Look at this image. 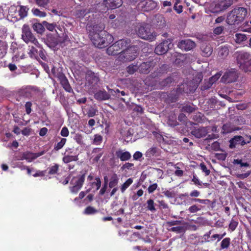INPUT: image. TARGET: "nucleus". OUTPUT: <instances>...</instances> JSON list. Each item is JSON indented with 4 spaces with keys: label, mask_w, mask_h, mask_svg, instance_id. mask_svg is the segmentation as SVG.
I'll list each match as a JSON object with an SVG mask.
<instances>
[{
    "label": "nucleus",
    "mask_w": 251,
    "mask_h": 251,
    "mask_svg": "<svg viewBox=\"0 0 251 251\" xmlns=\"http://www.w3.org/2000/svg\"><path fill=\"white\" fill-rule=\"evenodd\" d=\"M247 15V10L244 7H237L228 14L226 22L230 25L239 24L244 21Z\"/></svg>",
    "instance_id": "nucleus-1"
},
{
    "label": "nucleus",
    "mask_w": 251,
    "mask_h": 251,
    "mask_svg": "<svg viewBox=\"0 0 251 251\" xmlns=\"http://www.w3.org/2000/svg\"><path fill=\"white\" fill-rule=\"evenodd\" d=\"M240 68L245 72L251 71V55L246 51H240L235 53Z\"/></svg>",
    "instance_id": "nucleus-2"
},
{
    "label": "nucleus",
    "mask_w": 251,
    "mask_h": 251,
    "mask_svg": "<svg viewBox=\"0 0 251 251\" xmlns=\"http://www.w3.org/2000/svg\"><path fill=\"white\" fill-rule=\"evenodd\" d=\"M92 31L90 34V38L93 44L97 47L102 49L108 46L110 42L112 40L113 37L111 35V37L108 36L102 35L99 33H93Z\"/></svg>",
    "instance_id": "nucleus-3"
},
{
    "label": "nucleus",
    "mask_w": 251,
    "mask_h": 251,
    "mask_svg": "<svg viewBox=\"0 0 251 251\" xmlns=\"http://www.w3.org/2000/svg\"><path fill=\"white\" fill-rule=\"evenodd\" d=\"M86 172H80V174L74 176L70 181L69 190L71 193L76 194L81 189L85 179Z\"/></svg>",
    "instance_id": "nucleus-4"
},
{
    "label": "nucleus",
    "mask_w": 251,
    "mask_h": 251,
    "mask_svg": "<svg viewBox=\"0 0 251 251\" xmlns=\"http://www.w3.org/2000/svg\"><path fill=\"white\" fill-rule=\"evenodd\" d=\"M151 25L149 24H143L138 28V35L144 39L153 41L155 39V33L151 28Z\"/></svg>",
    "instance_id": "nucleus-5"
},
{
    "label": "nucleus",
    "mask_w": 251,
    "mask_h": 251,
    "mask_svg": "<svg viewBox=\"0 0 251 251\" xmlns=\"http://www.w3.org/2000/svg\"><path fill=\"white\" fill-rule=\"evenodd\" d=\"M22 37L23 40L26 44L30 43L35 45L37 48H40V44L32 33L28 25H23Z\"/></svg>",
    "instance_id": "nucleus-6"
},
{
    "label": "nucleus",
    "mask_w": 251,
    "mask_h": 251,
    "mask_svg": "<svg viewBox=\"0 0 251 251\" xmlns=\"http://www.w3.org/2000/svg\"><path fill=\"white\" fill-rule=\"evenodd\" d=\"M137 50L134 47H130L126 50H122L119 55V60L123 62L131 61L138 56Z\"/></svg>",
    "instance_id": "nucleus-7"
},
{
    "label": "nucleus",
    "mask_w": 251,
    "mask_h": 251,
    "mask_svg": "<svg viewBox=\"0 0 251 251\" xmlns=\"http://www.w3.org/2000/svg\"><path fill=\"white\" fill-rule=\"evenodd\" d=\"M54 77H56L60 83L64 88V89L67 92L73 93V90L68 80L64 74L62 72V69L60 70Z\"/></svg>",
    "instance_id": "nucleus-8"
},
{
    "label": "nucleus",
    "mask_w": 251,
    "mask_h": 251,
    "mask_svg": "<svg viewBox=\"0 0 251 251\" xmlns=\"http://www.w3.org/2000/svg\"><path fill=\"white\" fill-rule=\"evenodd\" d=\"M203 78V76L201 74L199 73L198 74L195 76V78L193 79V81L195 83L194 86L190 88H186V87L188 86V84L187 83H183L179 87V89L180 91H182L185 93H188L189 92H193L194 91L196 88H197L199 83L201 82Z\"/></svg>",
    "instance_id": "nucleus-9"
},
{
    "label": "nucleus",
    "mask_w": 251,
    "mask_h": 251,
    "mask_svg": "<svg viewBox=\"0 0 251 251\" xmlns=\"http://www.w3.org/2000/svg\"><path fill=\"white\" fill-rule=\"evenodd\" d=\"M238 78V74L235 69H231L226 72L221 78V81L224 83L235 82Z\"/></svg>",
    "instance_id": "nucleus-10"
},
{
    "label": "nucleus",
    "mask_w": 251,
    "mask_h": 251,
    "mask_svg": "<svg viewBox=\"0 0 251 251\" xmlns=\"http://www.w3.org/2000/svg\"><path fill=\"white\" fill-rule=\"evenodd\" d=\"M177 47L182 50L188 51L196 47V43L191 39H187L180 41L177 44Z\"/></svg>",
    "instance_id": "nucleus-11"
},
{
    "label": "nucleus",
    "mask_w": 251,
    "mask_h": 251,
    "mask_svg": "<svg viewBox=\"0 0 251 251\" xmlns=\"http://www.w3.org/2000/svg\"><path fill=\"white\" fill-rule=\"evenodd\" d=\"M89 28H91L90 29H88L89 36L90 34L92 32V31H94L93 33H99L102 35H107L111 37V34H109L106 31L104 30V25L103 24H97L93 25V26H89Z\"/></svg>",
    "instance_id": "nucleus-12"
},
{
    "label": "nucleus",
    "mask_w": 251,
    "mask_h": 251,
    "mask_svg": "<svg viewBox=\"0 0 251 251\" xmlns=\"http://www.w3.org/2000/svg\"><path fill=\"white\" fill-rule=\"evenodd\" d=\"M232 4V0H221L215 5V12H219L226 10Z\"/></svg>",
    "instance_id": "nucleus-13"
},
{
    "label": "nucleus",
    "mask_w": 251,
    "mask_h": 251,
    "mask_svg": "<svg viewBox=\"0 0 251 251\" xmlns=\"http://www.w3.org/2000/svg\"><path fill=\"white\" fill-rule=\"evenodd\" d=\"M157 6V3L152 0H144L138 4V7L145 11L152 10Z\"/></svg>",
    "instance_id": "nucleus-14"
},
{
    "label": "nucleus",
    "mask_w": 251,
    "mask_h": 251,
    "mask_svg": "<svg viewBox=\"0 0 251 251\" xmlns=\"http://www.w3.org/2000/svg\"><path fill=\"white\" fill-rule=\"evenodd\" d=\"M208 127H200L194 128L191 134L197 138L205 137L208 133Z\"/></svg>",
    "instance_id": "nucleus-15"
},
{
    "label": "nucleus",
    "mask_w": 251,
    "mask_h": 251,
    "mask_svg": "<svg viewBox=\"0 0 251 251\" xmlns=\"http://www.w3.org/2000/svg\"><path fill=\"white\" fill-rule=\"evenodd\" d=\"M171 46H172L171 41L169 39L165 40L158 45V55L166 53L171 48Z\"/></svg>",
    "instance_id": "nucleus-16"
},
{
    "label": "nucleus",
    "mask_w": 251,
    "mask_h": 251,
    "mask_svg": "<svg viewBox=\"0 0 251 251\" xmlns=\"http://www.w3.org/2000/svg\"><path fill=\"white\" fill-rule=\"evenodd\" d=\"M103 4L109 9H115L119 7L122 4V0H103Z\"/></svg>",
    "instance_id": "nucleus-17"
},
{
    "label": "nucleus",
    "mask_w": 251,
    "mask_h": 251,
    "mask_svg": "<svg viewBox=\"0 0 251 251\" xmlns=\"http://www.w3.org/2000/svg\"><path fill=\"white\" fill-rule=\"evenodd\" d=\"M249 142V141L246 142L241 136H235L230 140L229 146L230 148H234L236 145L239 144L243 146Z\"/></svg>",
    "instance_id": "nucleus-18"
},
{
    "label": "nucleus",
    "mask_w": 251,
    "mask_h": 251,
    "mask_svg": "<svg viewBox=\"0 0 251 251\" xmlns=\"http://www.w3.org/2000/svg\"><path fill=\"white\" fill-rule=\"evenodd\" d=\"M120 50L121 49L116 41L107 49L106 52L107 54L110 55H120L122 53V51H120Z\"/></svg>",
    "instance_id": "nucleus-19"
},
{
    "label": "nucleus",
    "mask_w": 251,
    "mask_h": 251,
    "mask_svg": "<svg viewBox=\"0 0 251 251\" xmlns=\"http://www.w3.org/2000/svg\"><path fill=\"white\" fill-rule=\"evenodd\" d=\"M94 98L101 101L108 100L110 96L105 90H99L94 94Z\"/></svg>",
    "instance_id": "nucleus-20"
},
{
    "label": "nucleus",
    "mask_w": 251,
    "mask_h": 251,
    "mask_svg": "<svg viewBox=\"0 0 251 251\" xmlns=\"http://www.w3.org/2000/svg\"><path fill=\"white\" fill-rule=\"evenodd\" d=\"M116 155L122 161H126L129 160L131 155L129 152L126 151H123L122 150H118L116 152Z\"/></svg>",
    "instance_id": "nucleus-21"
},
{
    "label": "nucleus",
    "mask_w": 251,
    "mask_h": 251,
    "mask_svg": "<svg viewBox=\"0 0 251 251\" xmlns=\"http://www.w3.org/2000/svg\"><path fill=\"white\" fill-rule=\"evenodd\" d=\"M35 159L34 153L30 151H25L22 153L20 158L18 160H26L27 162H30Z\"/></svg>",
    "instance_id": "nucleus-22"
},
{
    "label": "nucleus",
    "mask_w": 251,
    "mask_h": 251,
    "mask_svg": "<svg viewBox=\"0 0 251 251\" xmlns=\"http://www.w3.org/2000/svg\"><path fill=\"white\" fill-rule=\"evenodd\" d=\"M151 64V62H142L138 66L139 72L142 74H148L150 72Z\"/></svg>",
    "instance_id": "nucleus-23"
},
{
    "label": "nucleus",
    "mask_w": 251,
    "mask_h": 251,
    "mask_svg": "<svg viewBox=\"0 0 251 251\" xmlns=\"http://www.w3.org/2000/svg\"><path fill=\"white\" fill-rule=\"evenodd\" d=\"M118 45L121 50H126L130 45L131 41L129 39H123L117 41Z\"/></svg>",
    "instance_id": "nucleus-24"
},
{
    "label": "nucleus",
    "mask_w": 251,
    "mask_h": 251,
    "mask_svg": "<svg viewBox=\"0 0 251 251\" xmlns=\"http://www.w3.org/2000/svg\"><path fill=\"white\" fill-rule=\"evenodd\" d=\"M119 182V177L115 173L113 174L110 176L109 182L108 183L109 187L112 188L116 187Z\"/></svg>",
    "instance_id": "nucleus-25"
},
{
    "label": "nucleus",
    "mask_w": 251,
    "mask_h": 251,
    "mask_svg": "<svg viewBox=\"0 0 251 251\" xmlns=\"http://www.w3.org/2000/svg\"><path fill=\"white\" fill-rule=\"evenodd\" d=\"M86 79L89 83H97L99 80V77L91 71L87 72L86 74Z\"/></svg>",
    "instance_id": "nucleus-26"
},
{
    "label": "nucleus",
    "mask_w": 251,
    "mask_h": 251,
    "mask_svg": "<svg viewBox=\"0 0 251 251\" xmlns=\"http://www.w3.org/2000/svg\"><path fill=\"white\" fill-rule=\"evenodd\" d=\"M202 55L205 57L209 56L212 52V48L209 45L203 44L201 48Z\"/></svg>",
    "instance_id": "nucleus-27"
},
{
    "label": "nucleus",
    "mask_w": 251,
    "mask_h": 251,
    "mask_svg": "<svg viewBox=\"0 0 251 251\" xmlns=\"http://www.w3.org/2000/svg\"><path fill=\"white\" fill-rule=\"evenodd\" d=\"M229 53V50L227 47L221 46L219 48L218 55L222 59L226 58Z\"/></svg>",
    "instance_id": "nucleus-28"
},
{
    "label": "nucleus",
    "mask_w": 251,
    "mask_h": 251,
    "mask_svg": "<svg viewBox=\"0 0 251 251\" xmlns=\"http://www.w3.org/2000/svg\"><path fill=\"white\" fill-rule=\"evenodd\" d=\"M59 170V165L58 164L55 163L53 165L48 168V174L50 176H53L57 174Z\"/></svg>",
    "instance_id": "nucleus-29"
},
{
    "label": "nucleus",
    "mask_w": 251,
    "mask_h": 251,
    "mask_svg": "<svg viewBox=\"0 0 251 251\" xmlns=\"http://www.w3.org/2000/svg\"><path fill=\"white\" fill-rule=\"evenodd\" d=\"M78 160V155H65L62 158V161L65 164H68L72 161H77Z\"/></svg>",
    "instance_id": "nucleus-30"
},
{
    "label": "nucleus",
    "mask_w": 251,
    "mask_h": 251,
    "mask_svg": "<svg viewBox=\"0 0 251 251\" xmlns=\"http://www.w3.org/2000/svg\"><path fill=\"white\" fill-rule=\"evenodd\" d=\"M157 152V148L156 147H153L150 149H149L146 153L145 155L146 157L148 159H151L155 155L156 153Z\"/></svg>",
    "instance_id": "nucleus-31"
},
{
    "label": "nucleus",
    "mask_w": 251,
    "mask_h": 251,
    "mask_svg": "<svg viewBox=\"0 0 251 251\" xmlns=\"http://www.w3.org/2000/svg\"><path fill=\"white\" fill-rule=\"evenodd\" d=\"M33 29L34 31L38 33H42L45 31V28L43 25L39 23H35L32 25Z\"/></svg>",
    "instance_id": "nucleus-32"
},
{
    "label": "nucleus",
    "mask_w": 251,
    "mask_h": 251,
    "mask_svg": "<svg viewBox=\"0 0 251 251\" xmlns=\"http://www.w3.org/2000/svg\"><path fill=\"white\" fill-rule=\"evenodd\" d=\"M67 139L66 138H60V141L56 144H55L53 150L55 151H58L63 147Z\"/></svg>",
    "instance_id": "nucleus-33"
},
{
    "label": "nucleus",
    "mask_w": 251,
    "mask_h": 251,
    "mask_svg": "<svg viewBox=\"0 0 251 251\" xmlns=\"http://www.w3.org/2000/svg\"><path fill=\"white\" fill-rule=\"evenodd\" d=\"M247 36L246 35L242 33H236L235 34V41L237 43L240 44L246 40Z\"/></svg>",
    "instance_id": "nucleus-34"
},
{
    "label": "nucleus",
    "mask_w": 251,
    "mask_h": 251,
    "mask_svg": "<svg viewBox=\"0 0 251 251\" xmlns=\"http://www.w3.org/2000/svg\"><path fill=\"white\" fill-rule=\"evenodd\" d=\"M28 8L26 6H21L20 9L18 11L19 15L20 18L22 19L27 16Z\"/></svg>",
    "instance_id": "nucleus-35"
},
{
    "label": "nucleus",
    "mask_w": 251,
    "mask_h": 251,
    "mask_svg": "<svg viewBox=\"0 0 251 251\" xmlns=\"http://www.w3.org/2000/svg\"><path fill=\"white\" fill-rule=\"evenodd\" d=\"M132 182L133 180L131 178L127 179L121 187V191L122 193H124L126 190L132 183Z\"/></svg>",
    "instance_id": "nucleus-36"
},
{
    "label": "nucleus",
    "mask_w": 251,
    "mask_h": 251,
    "mask_svg": "<svg viewBox=\"0 0 251 251\" xmlns=\"http://www.w3.org/2000/svg\"><path fill=\"white\" fill-rule=\"evenodd\" d=\"M29 47V56L32 58H36L38 57V50L36 48V47H34L33 46H31Z\"/></svg>",
    "instance_id": "nucleus-37"
},
{
    "label": "nucleus",
    "mask_w": 251,
    "mask_h": 251,
    "mask_svg": "<svg viewBox=\"0 0 251 251\" xmlns=\"http://www.w3.org/2000/svg\"><path fill=\"white\" fill-rule=\"evenodd\" d=\"M7 47L0 40V58L3 57L6 53Z\"/></svg>",
    "instance_id": "nucleus-38"
},
{
    "label": "nucleus",
    "mask_w": 251,
    "mask_h": 251,
    "mask_svg": "<svg viewBox=\"0 0 251 251\" xmlns=\"http://www.w3.org/2000/svg\"><path fill=\"white\" fill-rule=\"evenodd\" d=\"M141 238V234L138 232H133L129 237V238H127V240H129L130 242H134L136 241L138 239H140Z\"/></svg>",
    "instance_id": "nucleus-39"
},
{
    "label": "nucleus",
    "mask_w": 251,
    "mask_h": 251,
    "mask_svg": "<svg viewBox=\"0 0 251 251\" xmlns=\"http://www.w3.org/2000/svg\"><path fill=\"white\" fill-rule=\"evenodd\" d=\"M230 244V239L229 238H226L224 239L221 244V249H227Z\"/></svg>",
    "instance_id": "nucleus-40"
},
{
    "label": "nucleus",
    "mask_w": 251,
    "mask_h": 251,
    "mask_svg": "<svg viewBox=\"0 0 251 251\" xmlns=\"http://www.w3.org/2000/svg\"><path fill=\"white\" fill-rule=\"evenodd\" d=\"M96 181L91 183V186L92 188H96V190H99L101 186V180L100 177L95 178Z\"/></svg>",
    "instance_id": "nucleus-41"
},
{
    "label": "nucleus",
    "mask_w": 251,
    "mask_h": 251,
    "mask_svg": "<svg viewBox=\"0 0 251 251\" xmlns=\"http://www.w3.org/2000/svg\"><path fill=\"white\" fill-rule=\"evenodd\" d=\"M139 71L138 66L137 65H130L127 68V72L129 74H133L136 71Z\"/></svg>",
    "instance_id": "nucleus-42"
},
{
    "label": "nucleus",
    "mask_w": 251,
    "mask_h": 251,
    "mask_svg": "<svg viewBox=\"0 0 251 251\" xmlns=\"http://www.w3.org/2000/svg\"><path fill=\"white\" fill-rule=\"evenodd\" d=\"M102 137L101 135L96 134L94 135V138L93 141V144L96 145H100L102 142Z\"/></svg>",
    "instance_id": "nucleus-43"
},
{
    "label": "nucleus",
    "mask_w": 251,
    "mask_h": 251,
    "mask_svg": "<svg viewBox=\"0 0 251 251\" xmlns=\"http://www.w3.org/2000/svg\"><path fill=\"white\" fill-rule=\"evenodd\" d=\"M173 81V78L171 77H168L166 79L163 80L161 82H159V84L162 87H165L168 86Z\"/></svg>",
    "instance_id": "nucleus-44"
},
{
    "label": "nucleus",
    "mask_w": 251,
    "mask_h": 251,
    "mask_svg": "<svg viewBox=\"0 0 251 251\" xmlns=\"http://www.w3.org/2000/svg\"><path fill=\"white\" fill-rule=\"evenodd\" d=\"M98 212V210L96 209L92 206H87L84 211V213L87 215L94 214Z\"/></svg>",
    "instance_id": "nucleus-45"
},
{
    "label": "nucleus",
    "mask_w": 251,
    "mask_h": 251,
    "mask_svg": "<svg viewBox=\"0 0 251 251\" xmlns=\"http://www.w3.org/2000/svg\"><path fill=\"white\" fill-rule=\"evenodd\" d=\"M147 208L148 210L151 211L155 210L154 201L150 199L148 200L147 201Z\"/></svg>",
    "instance_id": "nucleus-46"
},
{
    "label": "nucleus",
    "mask_w": 251,
    "mask_h": 251,
    "mask_svg": "<svg viewBox=\"0 0 251 251\" xmlns=\"http://www.w3.org/2000/svg\"><path fill=\"white\" fill-rule=\"evenodd\" d=\"M32 11L34 15L40 17H44L46 15V13L45 12L41 11L39 9L37 8L33 9Z\"/></svg>",
    "instance_id": "nucleus-47"
},
{
    "label": "nucleus",
    "mask_w": 251,
    "mask_h": 251,
    "mask_svg": "<svg viewBox=\"0 0 251 251\" xmlns=\"http://www.w3.org/2000/svg\"><path fill=\"white\" fill-rule=\"evenodd\" d=\"M212 85V84L208 80H205L203 85L201 86V90H205L210 88Z\"/></svg>",
    "instance_id": "nucleus-48"
},
{
    "label": "nucleus",
    "mask_w": 251,
    "mask_h": 251,
    "mask_svg": "<svg viewBox=\"0 0 251 251\" xmlns=\"http://www.w3.org/2000/svg\"><path fill=\"white\" fill-rule=\"evenodd\" d=\"M221 75V74L220 73H217L211 77L208 80L213 84L219 79Z\"/></svg>",
    "instance_id": "nucleus-49"
},
{
    "label": "nucleus",
    "mask_w": 251,
    "mask_h": 251,
    "mask_svg": "<svg viewBox=\"0 0 251 251\" xmlns=\"http://www.w3.org/2000/svg\"><path fill=\"white\" fill-rule=\"evenodd\" d=\"M40 49L39 51H38V54L39 56L44 60H46V51L44 50L43 49V48L41 47V45H40V48H38Z\"/></svg>",
    "instance_id": "nucleus-50"
},
{
    "label": "nucleus",
    "mask_w": 251,
    "mask_h": 251,
    "mask_svg": "<svg viewBox=\"0 0 251 251\" xmlns=\"http://www.w3.org/2000/svg\"><path fill=\"white\" fill-rule=\"evenodd\" d=\"M195 110V108L191 105H185L182 107V111L187 113H192Z\"/></svg>",
    "instance_id": "nucleus-51"
},
{
    "label": "nucleus",
    "mask_w": 251,
    "mask_h": 251,
    "mask_svg": "<svg viewBox=\"0 0 251 251\" xmlns=\"http://www.w3.org/2000/svg\"><path fill=\"white\" fill-rule=\"evenodd\" d=\"M25 111L27 114H30L31 112L32 103L30 101H27L25 104Z\"/></svg>",
    "instance_id": "nucleus-52"
},
{
    "label": "nucleus",
    "mask_w": 251,
    "mask_h": 251,
    "mask_svg": "<svg viewBox=\"0 0 251 251\" xmlns=\"http://www.w3.org/2000/svg\"><path fill=\"white\" fill-rule=\"evenodd\" d=\"M237 225L238 222L235 221L234 220L232 219L229 225V228L231 229V231H233L235 229Z\"/></svg>",
    "instance_id": "nucleus-53"
},
{
    "label": "nucleus",
    "mask_w": 251,
    "mask_h": 251,
    "mask_svg": "<svg viewBox=\"0 0 251 251\" xmlns=\"http://www.w3.org/2000/svg\"><path fill=\"white\" fill-rule=\"evenodd\" d=\"M49 2V0H36V3L40 6L45 7Z\"/></svg>",
    "instance_id": "nucleus-54"
},
{
    "label": "nucleus",
    "mask_w": 251,
    "mask_h": 251,
    "mask_svg": "<svg viewBox=\"0 0 251 251\" xmlns=\"http://www.w3.org/2000/svg\"><path fill=\"white\" fill-rule=\"evenodd\" d=\"M170 230L176 233H181L184 231V228L182 226H175L172 227Z\"/></svg>",
    "instance_id": "nucleus-55"
},
{
    "label": "nucleus",
    "mask_w": 251,
    "mask_h": 251,
    "mask_svg": "<svg viewBox=\"0 0 251 251\" xmlns=\"http://www.w3.org/2000/svg\"><path fill=\"white\" fill-rule=\"evenodd\" d=\"M69 134V131L66 126H64L60 132V135L63 137H68Z\"/></svg>",
    "instance_id": "nucleus-56"
},
{
    "label": "nucleus",
    "mask_w": 251,
    "mask_h": 251,
    "mask_svg": "<svg viewBox=\"0 0 251 251\" xmlns=\"http://www.w3.org/2000/svg\"><path fill=\"white\" fill-rule=\"evenodd\" d=\"M200 210H201V208H199L196 204L192 205L188 209V210L189 211V212L192 213H196Z\"/></svg>",
    "instance_id": "nucleus-57"
},
{
    "label": "nucleus",
    "mask_w": 251,
    "mask_h": 251,
    "mask_svg": "<svg viewBox=\"0 0 251 251\" xmlns=\"http://www.w3.org/2000/svg\"><path fill=\"white\" fill-rule=\"evenodd\" d=\"M97 112V110L96 109L94 108H91L88 110L87 112V115L89 117H93L96 115Z\"/></svg>",
    "instance_id": "nucleus-58"
},
{
    "label": "nucleus",
    "mask_w": 251,
    "mask_h": 251,
    "mask_svg": "<svg viewBox=\"0 0 251 251\" xmlns=\"http://www.w3.org/2000/svg\"><path fill=\"white\" fill-rule=\"evenodd\" d=\"M134 164L131 163H126L124 165H123V166L121 167V169L122 170H124L126 169L127 170H131V168L133 167Z\"/></svg>",
    "instance_id": "nucleus-59"
},
{
    "label": "nucleus",
    "mask_w": 251,
    "mask_h": 251,
    "mask_svg": "<svg viewBox=\"0 0 251 251\" xmlns=\"http://www.w3.org/2000/svg\"><path fill=\"white\" fill-rule=\"evenodd\" d=\"M45 25L49 30L52 31L54 29L56 25L54 24H49L47 22H45Z\"/></svg>",
    "instance_id": "nucleus-60"
},
{
    "label": "nucleus",
    "mask_w": 251,
    "mask_h": 251,
    "mask_svg": "<svg viewBox=\"0 0 251 251\" xmlns=\"http://www.w3.org/2000/svg\"><path fill=\"white\" fill-rule=\"evenodd\" d=\"M224 27L223 26H218L215 28L213 30V32L215 34L219 35L222 33Z\"/></svg>",
    "instance_id": "nucleus-61"
},
{
    "label": "nucleus",
    "mask_w": 251,
    "mask_h": 251,
    "mask_svg": "<svg viewBox=\"0 0 251 251\" xmlns=\"http://www.w3.org/2000/svg\"><path fill=\"white\" fill-rule=\"evenodd\" d=\"M200 167L202 171L205 173L206 176H208L210 174V171L207 169L206 166L203 163L200 164Z\"/></svg>",
    "instance_id": "nucleus-62"
},
{
    "label": "nucleus",
    "mask_w": 251,
    "mask_h": 251,
    "mask_svg": "<svg viewBox=\"0 0 251 251\" xmlns=\"http://www.w3.org/2000/svg\"><path fill=\"white\" fill-rule=\"evenodd\" d=\"M91 190V188H89L86 191H81L79 193L78 195V199L82 200L83 199L86 195Z\"/></svg>",
    "instance_id": "nucleus-63"
},
{
    "label": "nucleus",
    "mask_w": 251,
    "mask_h": 251,
    "mask_svg": "<svg viewBox=\"0 0 251 251\" xmlns=\"http://www.w3.org/2000/svg\"><path fill=\"white\" fill-rule=\"evenodd\" d=\"M223 130L224 133H226L230 132L232 131V129L229 128V126L228 124H225L223 126Z\"/></svg>",
    "instance_id": "nucleus-64"
}]
</instances>
